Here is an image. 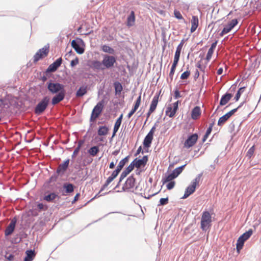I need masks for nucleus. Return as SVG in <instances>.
I'll use <instances>...</instances> for the list:
<instances>
[{"instance_id": "nucleus-50", "label": "nucleus", "mask_w": 261, "mask_h": 261, "mask_svg": "<svg viewBox=\"0 0 261 261\" xmlns=\"http://www.w3.org/2000/svg\"><path fill=\"white\" fill-rule=\"evenodd\" d=\"M127 175V174H126V173H125V172H123V171L121 173V175H120V178H119V181H118V183L117 185L116 186L115 188H117L119 186V185L120 183L122 181V180H123V179H124V178H125Z\"/></svg>"}, {"instance_id": "nucleus-8", "label": "nucleus", "mask_w": 261, "mask_h": 261, "mask_svg": "<svg viewBox=\"0 0 261 261\" xmlns=\"http://www.w3.org/2000/svg\"><path fill=\"white\" fill-rule=\"evenodd\" d=\"M49 52V45L44 46L40 49L34 56V62H38L40 59L46 57Z\"/></svg>"}, {"instance_id": "nucleus-39", "label": "nucleus", "mask_w": 261, "mask_h": 261, "mask_svg": "<svg viewBox=\"0 0 261 261\" xmlns=\"http://www.w3.org/2000/svg\"><path fill=\"white\" fill-rule=\"evenodd\" d=\"M213 126V123L211 124L209 126V127H208V128L207 129L206 133L204 135V136L202 138V143H204L207 139L209 135L211 134V133L212 132Z\"/></svg>"}, {"instance_id": "nucleus-27", "label": "nucleus", "mask_w": 261, "mask_h": 261, "mask_svg": "<svg viewBox=\"0 0 261 261\" xmlns=\"http://www.w3.org/2000/svg\"><path fill=\"white\" fill-rule=\"evenodd\" d=\"M153 136L147 134L145 137L143 141V145L144 147L149 148L153 140Z\"/></svg>"}, {"instance_id": "nucleus-9", "label": "nucleus", "mask_w": 261, "mask_h": 261, "mask_svg": "<svg viewBox=\"0 0 261 261\" xmlns=\"http://www.w3.org/2000/svg\"><path fill=\"white\" fill-rule=\"evenodd\" d=\"M84 42L81 39L73 40L71 42V46L79 54L84 53L85 49L83 47Z\"/></svg>"}, {"instance_id": "nucleus-1", "label": "nucleus", "mask_w": 261, "mask_h": 261, "mask_svg": "<svg viewBox=\"0 0 261 261\" xmlns=\"http://www.w3.org/2000/svg\"><path fill=\"white\" fill-rule=\"evenodd\" d=\"M50 101V98L47 96H44L36 106L34 110L35 113L39 115L41 114L47 108Z\"/></svg>"}, {"instance_id": "nucleus-11", "label": "nucleus", "mask_w": 261, "mask_h": 261, "mask_svg": "<svg viewBox=\"0 0 261 261\" xmlns=\"http://www.w3.org/2000/svg\"><path fill=\"white\" fill-rule=\"evenodd\" d=\"M69 162V159H67L65 161L63 164H61L58 166L56 171L58 175H59L61 176H62L64 175L65 172L68 168Z\"/></svg>"}, {"instance_id": "nucleus-10", "label": "nucleus", "mask_w": 261, "mask_h": 261, "mask_svg": "<svg viewBox=\"0 0 261 261\" xmlns=\"http://www.w3.org/2000/svg\"><path fill=\"white\" fill-rule=\"evenodd\" d=\"M198 136L197 134L189 136L184 143V147L189 148L192 147L197 142Z\"/></svg>"}, {"instance_id": "nucleus-15", "label": "nucleus", "mask_w": 261, "mask_h": 261, "mask_svg": "<svg viewBox=\"0 0 261 261\" xmlns=\"http://www.w3.org/2000/svg\"><path fill=\"white\" fill-rule=\"evenodd\" d=\"M62 59L60 58L56 60L53 63L51 64L46 70L48 72H53L56 71L57 69L61 66Z\"/></svg>"}, {"instance_id": "nucleus-19", "label": "nucleus", "mask_w": 261, "mask_h": 261, "mask_svg": "<svg viewBox=\"0 0 261 261\" xmlns=\"http://www.w3.org/2000/svg\"><path fill=\"white\" fill-rule=\"evenodd\" d=\"M91 68L93 69L94 70H105L102 61H93L91 62Z\"/></svg>"}, {"instance_id": "nucleus-57", "label": "nucleus", "mask_w": 261, "mask_h": 261, "mask_svg": "<svg viewBox=\"0 0 261 261\" xmlns=\"http://www.w3.org/2000/svg\"><path fill=\"white\" fill-rule=\"evenodd\" d=\"M79 63V59L77 58H76L74 60H73L71 61L70 65L71 67H74L76 66Z\"/></svg>"}, {"instance_id": "nucleus-52", "label": "nucleus", "mask_w": 261, "mask_h": 261, "mask_svg": "<svg viewBox=\"0 0 261 261\" xmlns=\"http://www.w3.org/2000/svg\"><path fill=\"white\" fill-rule=\"evenodd\" d=\"M37 207L39 211H41V210L46 211L47 209V206H45L43 203H39L37 205Z\"/></svg>"}, {"instance_id": "nucleus-51", "label": "nucleus", "mask_w": 261, "mask_h": 261, "mask_svg": "<svg viewBox=\"0 0 261 261\" xmlns=\"http://www.w3.org/2000/svg\"><path fill=\"white\" fill-rule=\"evenodd\" d=\"M174 14L175 17L178 19H182L183 17L179 11L177 10H174Z\"/></svg>"}, {"instance_id": "nucleus-49", "label": "nucleus", "mask_w": 261, "mask_h": 261, "mask_svg": "<svg viewBox=\"0 0 261 261\" xmlns=\"http://www.w3.org/2000/svg\"><path fill=\"white\" fill-rule=\"evenodd\" d=\"M59 175H58L56 172L49 178L48 182H52L56 181L57 180Z\"/></svg>"}, {"instance_id": "nucleus-43", "label": "nucleus", "mask_w": 261, "mask_h": 261, "mask_svg": "<svg viewBox=\"0 0 261 261\" xmlns=\"http://www.w3.org/2000/svg\"><path fill=\"white\" fill-rule=\"evenodd\" d=\"M228 119V118L227 117V116L224 115L221 117L218 122V125L219 126H222Z\"/></svg>"}, {"instance_id": "nucleus-62", "label": "nucleus", "mask_w": 261, "mask_h": 261, "mask_svg": "<svg viewBox=\"0 0 261 261\" xmlns=\"http://www.w3.org/2000/svg\"><path fill=\"white\" fill-rule=\"evenodd\" d=\"M180 97V93L178 90H176L174 92V98L177 99Z\"/></svg>"}, {"instance_id": "nucleus-38", "label": "nucleus", "mask_w": 261, "mask_h": 261, "mask_svg": "<svg viewBox=\"0 0 261 261\" xmlns=\"http://www.w3.org/2000/svg\"><path fill=\"white\" fill-rule=\"evenodd\" d=\"M175 178L176 177L173 174L171 173L168 175H166L165 177L163 178L162 180H163V182L165 183L169 181H172V180Z\"/></svg>"}, {"instance_id": "nucleus-21", "label": "nucleus", "mask_w": 261, "mask_h": 261, "mask_svg": "<svg viewBox=\"0 0 261 261\" xmlns=\"http://www.w3.org/2000/svg\"><path fill=\"white\" fill-rule=\"evenodd\" d=\"M201 115V109L198 106L194 107L191 111V118L193 120H196Z\"/></svg>"}, {"instance_id": "nucleus-20", "label": "nucleus", "mask_w": 261, "mask_h": 261, "mask_svg": "<svg viewBox=\"0 0 261 261\" xmlns=\"http://www.w3.org/2000/svg\"><path fill=\"white\" fill-rule=\"evenodd\" d=\"M196 189V187L191 184L190 186H189L185 192L184 196L181 197L182 199H186L188 197H189L191 194H193Z\"/></svg>"}, {"instance_id": "nucleus-46", "label": "nucleus", "mask_w": 261, "mask_h": 261, "mask_svg": "<svg viewBox=\"0 0 261 261\" xmlns=\"http://www.w3.org/2000/svg\"><path fill=\"white\" fill-rule=\"evenodd\" d=\"M254 146H252V147H251L247 152V156H248L249 158H251L254 153Z\"/></svg>"}, {"instance_id": "nucleus-45", "label": "nucleus", "mask_w": 261, "mask_h": 261, "mask_svg": "<svg viewBox=\"0 0 261 261\" xmlns=\"http://www.w3.org/2000/svg\"><path fill=\"white\" fill-rule=\"evenodd\" d=\"M176 66H177V64H174V63H173L172 65L171 70H170V72L169 73V76L171 78V80L173 79V76L174 75V72H175Z\"/></svg>"}, {"instance_id": "nucleus-2", "label": "nucleus", "mask_w": 261, "mask_h": 261, "mask_svg": "<svg viewBox=\"0 0 261 261\" xmlns=\"http://www.w3.org/2000/svg\"><path fill=\"white\" fill-rule=\"evenodd\" d=\"M212 217L208 211L202 213L201 219V228L203 231H206L211 226Z\"/></svg>"}, {"instance_id": "nucleus-42", "label": "nucleus", "mask_w": 261, "mask_h": 261, "mask_svg": "<svg viewBox=\"0 0 261 261\" xmlns=\"http://www.w3.org/2000/svg\"><path fill=\"white\" fill-rule=\"evenodd\" d=\"M245 89V87H241L238 91L234 99L236 101H238L239 98H240V96L244 91V90Z\"/></svg>"}, {"instance_id": "nucleus-44", "label": "nucleus", "mask_w": 261, "mask_h": 261, "mask_svg": "<svg viewBox=\"0 0 261 261\" xmlns=\"http://www.w3.org/2000/svg\"><path fill=\"white\" fill-rule=\"evenodd\" d=\"M184 40H182L181 42L178 44L176 48V50L175 54L179 55H180L181 50L183 46Z\"/></svg>"}, {"instance_id": "nucleus-56", "label": "nucleus", "mask_w": 261, "mask_h": 261, "mask_svg": "<svg viewBox=\"0 0 261 261\" xmlns=\"http://www.w3.org/2000/svg\"><path fill=\"white\" fill-rule=\"evenodd\" d=\"M119 127H120L119 126L114 125V129H113V134L112 136V138H113V137H115V136L116 135V133L118 132Z\"/></svg>"}, {"instance_id": "nucleus-16", "label": "nucleus", "mask_w": 261, "mask_h": 261, "mask_svg": "<svg viewBox=\"0 0 261 261\" xmlns=\"http://www.w3.org/2000/svg\"><path fill=\"white\" fill-rule=\"evenodd\" d=\"M148 161L147 155L144 156L142 159L138 160L137 158L135 159L133 162L137 168H140L141 166H145Z\"/></svg>"}, {"instance_id": "nucleus-61", "label": "nucleus", "mask_w": 261, "mask_h": 261, "mask_svg": "<svg viewBox=\"0 0 261 261\" xmlns=\"http://www.w3.org/2000/svg\"><path fill=\"white\" fill-rule=\"evenodd\" d=\"M196 67L202 71H204L205 68V67L202 66L199 62L197 63Z\"/></svg>"}, {"instance_id": "nucleus-13", "label": "nucleus", "mask_w": 261, "mask_h": 261, "mask_svg": "<svg viewBox=\"0 0 261 261\" xmlns=\"http://www.w3.org/2000/svg\"><path fill=\"white\" fill-rule=\"evenodd\" d=\"M65 91H60V92L56 93V94L51 99V104L56 105L62 101L65 96Z\"/></svg>"}, {"instance_id": "nucleus-33", "label": "nucleus", "mask_w": 261, "mask_h": 261, "mask_svg": "<svg viewBox=\"0 0 261 261\" xmlns=\"http://www.w3.org/2000/svg\"><path fill=\"white\" fill-rule=\"evenodd\" d=\"M114 85L115 90V94L117 95L120 94L122 91L123 89L121 84L118 82H116L114 83Z\"/></svg>"}, {"instance_id": "nucleus-55", "label": "nucleus", "mask_w": 261, "mask_h": 261, "mask_svg": "<svg viewBox=\"0 0 261 261\" xmlns=\"http://www.w3.org/2000/svg\"><path fill=\"white\" fill-rule=\"evenodd\" d=\"M169 182L167 185V188L168 190H171L175 186L174 181H169Z\"/></svg>"}, {"instance_id": "nucleus-63", "label": "nucleus", "mask_w": 261, "mask_h": 261, "mask_svg": "<svg viewBox=\"0 0 261 261\" xmlns=\"http://www.w3.org/2000/svg\"><path fill=\"white\" fill-rule=\"evenodd\" d=\"M114 179L110 176L107 179L106 183L109 185Z\"/></svg>"}, {"instance_id": "nucleus-24", "label": "nucleus", "mask_w": 261, "mask_h": 261, "mask_svg": "<svg viewBox=\"0 0 261 261\" xmlns=\"http://www.w3.org/2000/svg\"><path fill=\"white\" fill-rule=\"evenodd\" d=\"M217 43H218V41L216 40L215 42H214L212 44L211 46L209 48L208 52L207 53V55H206V60H207V61L208 62L211 60L212 55L214 53V49H215V48L217 46Z\"/></svg>"}, {"instance_id": "nucleus-47", "label": "nucleus", "mask_w": 261, "mask_h": 261, "mask_svg": "<svg viewBox=\"0 0 261 261\" xmlns=\"http://www.w3.org/2000/svg\"><path fill=\"white\" fill-rule=\"evenodd\" d=\"M168 201H169L168 197H166L165 198H161L160 200V202H159L160 203H159V204H158V206L165 205L168 203Z\"/></svg>"}, {"instance_id": "nucleus-25", "label": "nucleus", "mask_w": 261, "mask_h": 261, "mask_svg": "<svg viewBox=\"0 0 261 261\" xmlns=\"http://www.w3.org/2000/svg\"><path fill=\"white\" fill-rule=\"evenodd\" d=\"M199 20L198 18L196 16H193L191 19V32L193 33L195 31L198 26Z\"/></svg>"}, {"instance_id": "nucleus-41", "label": "nucleus", "mask_w": 261, "mask_h": 261, "mask_svg": "<svg viewBox=\"0 0 261 261\" xmlns=\"http://www.w3.org/2000/svg\"><path fill=\"white\" fill-rule=\"evenodd\" d=\"M202 173H199V174H198L196 177H195V179H194L192 182H191V184L192 185H193L194 186H195L196 187L197 185H198V184L200 180V179H201V177H202Z\"/></svg>"}, {"instance_id": "nucleus-31", "label": "nucleus", "mask_w": 261, "mask_h": 261, "mask_svg": "<svg viewBox=\"0 0 261 261\" xmlns=\"http://www.w3.org/2000/svg\"><path fill=\"white\" fill-rule=\"evenodd\" d=\"M57 197V194L55 193H51L49 194L45 195L43 199L47 202H53Z\"/></svg>"}, {"instance_id": "nucleus-14", "label": "nucleus", "mask_w": 261, "mask_h": 261, "mask_svg": "<svg viewBox=\"0 0 261 261\" xmlns=\"http://www.w3.org/2000/svg\"><path fill=\"white\" fill-rule=\"evenodd\" d=\"M17 219L16 218H14L12 219L10 222V223L6 228L5 231V234L6 236H9L11 235L14 230L15 225L16 224Z\"/></svg>"}, {"instance_id": "nucleus-34", "label": "nucleus", "mask_w": 261, "mask_h": 261, "mask_svg": "<svg viewBox=\"0 0 261 261\" xmlns=\"http://www.w3.org/2000/svg\"><path fill=\"white\" fill-rule=\"evenodd\" d=\"M99 151V148L97 146H93L88 150V153L92 156H95Z\"/></svg>"}, {"instance_id": "nucleus-4", "label": "nucleus", "mask_w": 261, "mask_h": 261, "mask_svg": "<svg viewBox=\"0 0 261 261\" xmlns=\"http://www.w3.org/2000/svg\"><path fill=\"white\" fill-rule=\"evenodd\" d=\"M135 178L133 176L131 175L128 177L122 187L123 190L130 191L133 192L137 191L138 187V186L135 187Z\"/></svg>"}, {"instance_id": "nucleus-23", "label": "nucleus", "mask_w": 261, "mask_h": 261, "mask_svg": "<svg viewBox=\"0 0 261 261\" xmlns=\"http://www.w3.org/2000/svg\"><path fill=\"white\" fill-rule=\"evenodd\" d=\"M135 12L133 11L130 12V14L128 16L127 18V25L128 27H130L133 26L135 24Z\"/></svg>"}, {"instance_id": "nucleus-29", "label": "nucleus", "mask_w": 261, "mask_h": 261, "mask_svg": "<svg viewBox=\"0 0 261 261\" xmlns=\"http://www.w3.org/2000/svg\"><path fill=\"white\" fill-rule=\"evenodd\" d=\"M109 128L106 126H100L97 130V134L99 136H105L108 133Z\"/></svg>"}, {"instance_id": "nucleus-32", "label": "nucleus", "mask_w": 261, "mask_h": 261, "mask_svg": "<svg viewBox=\"0 0 261 261\" xmlns=\"http://www.w3.org/2000/svg\"><path fill=\"white\" fill-rule=\"evenodd\" d=\"M101 48L102 50L105 53L112 55L114 54L115 53V50L107 45H103L101 46Z\"/></svg>"}, {"instance_id": "nucleus-53", "label": "nucleus", "mask_w": 261, "mask_h": 261, "mask_svg": "<svg viewBox=\"0 0 261 261\" xmlns=\"http://www.w3.org/2000/svg\"><path fill=\"white\" fill-rule=\"evenodd\" d=\"M122 118L123 114H121L119 118L117 119L116 121L115 122V125L120 126L122 122Z\"/></svg>"}, {"instance_id": "nucleus-5", "label": "nucleus", "mask_w": 261, "mask_h": 261, "mask_svg": "<svg viewBox=\"0 0 261 261\" xmlns=\"http://www.w3.org/2000/svg\"><path fill=\"white\" fill-rule=\"evenodd\" d=\"M47 89L52 94H56L60 92V91H65L64 86L58 83H54L49 82L47 83Z\"/></svg>"}, {"instance_id": "nucleus-7", "label": "nucleus", "mask_w": 261, "mask_h": 261, "mask_svg": "<svg viewBox=\"0 0 261 261\" xmlns=\"http://www.w3.org/2000/svg\"><path fill=\"white\" fill-rule=\"evenodd\" d=\"M103 108V100L98 102L94 107L90 117V121H94L102 111Z\"/></svg>"}, {"instance_id": "nucleus-26", "label": "nucleus", "mask_w": 261, "mask_h": 261, "mask_svg": "<svg viewBox=\"0 0 261 261\" xmlns=\"http://www.w3.org/2000/svg\"><path fill=\"white\" fill-rule=\"evenodd\" d=\"M159 97V94H156L154 96L149 108L151 112H153L155 111L158 103Z\"/></svg>"}, {"instance_id": "nucleus-3", "label": "nucleus", "mask_w": 261, "mask_h": 261, "mask_svg": "<svg viewBox=\"0 0 261 261\" xmlns=\"http://www.w3.org/2000/svg\"><path fill=\"white\" fill-rule=\"evenodd\" d=\"M252 233V230L250 229L239 238L238 240H237L236 247L238 252H239L240 250L243 248L244 242L250 237Z\"/></svg>"}, {"instance_id": "nucleus-22", "label": "nucleus", "mask_w": 261, "mask_h": 261, "mask_svg": "<svg viewBox=\"0 0 261 261\" xmlns=\"http://www.w3.org/2000/svg\"><path fill=\"white\" fill-rule=\"evenodd\" d=\"M232 95L229 93H226L224 94L220 99V105L224 106L225 105L231 98Z\"/></svg>"}, {"instance_id": "nucleus-58", "label": "nucleus", "mask_w": 261, "mask_h": 261, "mask_svg": "<svg viewBox=\"0 0 261 261\" xmlns=\"http://www.w3.org/2000/svg\"><path fill=\"white\" fill-rule=\"evenodd\" d=\"M172 112V105L169 106L167 108L166 110V115H168L169 116V114L171 113V112Z\"/></svg>"}, {"instance_id": "nucleus-40", "label": "nucleus", "mask_w": 261, "mask_h": 261, "mask_svg": "<svg viewBox=\"0 0 261 261\" xmlns=\"http://www.w3.org/2000/svg\"><path fill=\"white\" fill-rule=\"evenodd\" d=\"M82 144H83V141H80L79 142L77 146L75 148V149H74V150L73 152V154L71 155V157L72 159H74L76 157V156L77 155V154H78V153L79 152V151L81 149Z\"/></svg>"}, {"instance_id": "nucleus-36", "label": "nucleus", "mask_w": 261, "mask_h": 261, "mask_svg": "<svg viewBox=\"0 0 261 261\" xmlns=\"http://www.w3.org/2000/svg\"><path fill=\"white\" fill-rule=\"evenodd\" d=\"M128 158L129 156H127L124 158L123 159L121 160L119 164L117 166V169L119 170L120 171L122 170V169L123 168L125 164L128 161Z\"/></svg>"}, {"instance_id": "nucleus-30", "label": "nucleus", "mask_w": 261, "mask_h": 261, "mask_svg": "<svg viewBox=\"0 0 261 261\" xmlns=\"http://www.w3.org/2000/svg\"><path fill=\"white\" fill-rule=\"evenodd\" d=\"M87 92V86H81L76 91V96L77 97H82Z\"/></svg>"}, {"instance_id": "nucleus-18", "label": "nucleus", "mask_w": 261, "mask_h": 261, "mask_svg": "<svg viewBox=\"0 0 261 261\" xmlns=\"http://www.w3.org/2000/svg\"><path fill=\"white\" fill-rule=\"evenodd\" d=\"M141 94L139 95V96L137 98L135 104L134 105V108L133 109L129 112V113L127 115L128 118H130L132 115L135 113V112L137 111V110L138 109L141 103Z\"/></svg>"}, {"instance_id": "nucleus-37", "label": "nucleus", "mask_w": 261, "mask_h": 261, "mask_svg": "<svg viewBox=\"0 0 261 261\" xmlns=\"http://www.w3.org/2000/svg\"><path fill=\"white\" fill-rule=\"evenodd\" d=\"M186 165L187 164H186L176 168L173 171L172 173L173 174L175 177H177L178 175H179L182 172Z\"/></svg>"}, {"instance_id": "nucleus-12", "label": "nucleus", "mask_w": 261, "mask_h": 261, "mask_svg": "<svg viewBox=\"0 0 261 261\" xmlns=\"http://www.w3.org/2000/svg\"><path fill=\"white\" fill-rule=\"evenodd\" d=\"M238 23L237 19H232L227 25H226L220 34V36L229 33Z\"/></svg>"}, {"instance_id": "nucleus-48", "label": "nucleus", "mask_w": 261, "mask_h": 261, "mask_svg": "<svg viewBox=\"0 0 261 261\" xmlns=\"http://www.w3.org/2000/svg\"><path fill=\"white\" fill-rule=\"evenodd\" d=\"M190 75V71L187 70L182 73L180 76V79L182 80L187 79Z\"/></svg>"}, {"instance_id": "nucleus-6", "label": "nucleus", "mask_w": 261, "mask_h": 261, "mask_svg": "<svg viewBox=\"0 0 261 261\" xmlns=\"http://www.w3.org/2000/svg\"><path fill=\"white\" fill-rule=\"evenodd\" d=\"M116 62V59L114 56L108 55H104L102 60L105 69H110L113 67Z\"/></svg>"}, {"instance_id": "nucleus-54", "label": "nucleus", "mask_w": 261, "mask_h": 261, "mask_svg": "<svg viewBox=\"0 0 261 261\" xmlns=\"http://www.w3.org/2000/svg\"><path fill=\"white\" fill-rule=\"evenodd\" d=\"M120 172V171L116 168V170H115L113 172V173L111 175V176L114 179H115L117 176Z\"/></svg>"}, {"instance_id": "nucleus-59", "label": "nucleus", "mask_w": 261, "mask_h": 261, "mask_svg": "<svg viewBox=\"0 0 261 261\" xmlns=\"http://www.w3.org/2000/svg\"><path fill=\"white\" fill-rule=\"evenodd\" d=\"M135 165L134 162L133 161L126 168H127L128 170L132 171L135 167Z\"/></svg>"}, {"instance_id": "nucleus-64", "label": "nucleus", "mask_w": 261, "mask_h": 261, "mask_svg": "<svg viewBox=\"0 0 261 261\" xmlns=\"http://www.w3.org/2000/svg\"><path fill=\"white\" fill-rule=\"evenodd\" d=\"M155 130V126H153L151 129L150 130V131L149 132V133H148V134L149 135H152L153 136V134H154V131Z\"/></svg>"}, {"instance_id": "nucleus-17", "label": "nucleus", "mask_w": 261, "mask_h": 261, "mask_svg": "<svg viewBox=\"0 0 261 261\" xmlns=\"http://www.w3.org/2000/svg\"><path fill=\"white\" fill-rule=\"evenodd\" d=\"M63 188L64 191L62 192V195L64 196H66L74 191V186L70 183L64 184Z\"/></svg>"}, {"instance_id": "nucleus-28", "label": "nucleus", "mask_w": 261, "mask_h": 261, "mask_svg": "<svg viewBox=\"0 0 261 261\" xmlns=\"http://www.w3.org/2000/svg\"><path fill=\"white\" fill-rule=\"evenodd\" d=\"M26 256L24 259V261H32L35 256V253L34 250H28L25 252Z\"/></svg>"}, {"instance_id": "nucleus-60", "label": "nucleus", "mask_w": 261, "mask_h": 261, "mask_svg": "<svg viewBox=\"0 0 261 261\" xmlns=\"http://www.w3.org/2000/svg\"><path fill=\"white\" fill-rule=\"evenodd\" d=\"M179 57H180L179 55L175 54L173 63L177 65V63H178L179 59Z\"/></svg>"}, {"instance_id": "nucleus-35", "label": "nucleus", "mask_w": 261, "mask_h": 261, "mask_svg": "<svg viewBox=\"0 0 261 261\" xmlns=\"http://www.w3.org/2000/svg\"><path fill=\"white\" fill-rule=\"evenodd\" d=\"M178 103H179V101H177L176 102H174V103H173V106H172V112H171V113H170L169 114V117H170V118H172L174 116L178 108Z\"/></svg>"}]
</instances>
